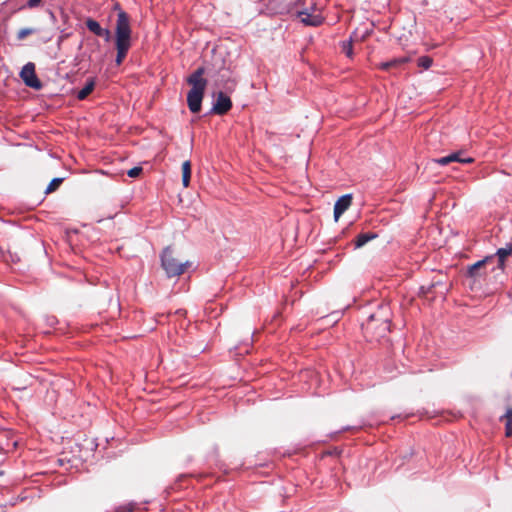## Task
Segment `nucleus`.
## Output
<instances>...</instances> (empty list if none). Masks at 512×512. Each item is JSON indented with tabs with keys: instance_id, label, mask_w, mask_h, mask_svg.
Returning <instances> with one entry per match:
<instances>
[{
	"instance_id": "f257e3e1",
	"label": "nucleus",
	"mask_w": 512,
	"mask_h": 512,
	"mask_svg": "<svg viewBox=\"0 0 512 512\" xmlns=\"http://www.w3.org/2000/svg\"><path fill=\"white\" fill-rule=\"evenodd\" d=\"M392 312L388 304H380L361 324L364 336L370 340H379L390 331Z\"/></svg>"
},
{
	"instance_id": "f03ea898",
	"label": "nucleus",
	"mask_w": 512,
	"mask_h": 512,
	"mask_svg": "<svg viewBox=\"0 0 512 512\" xmlns=\"http://www.w3.org/2000/svg\"><path fill=\"white\" fill-rule=\"evenodd\" d=\"M131 32L129 15L119 8L115 28L117 50L115 62L118 66L123 63L131 47Z\"/></svg>"
},
{
	"instance_id": "7ed1b4c3",
	"label": "nucleus",
	"mask_w": 512,
	"mask_h": 512,
	"mask_svg": "<svg viewBox=\"0 0 512 512\" xmlns=\"http://www.w3.org/2000/svg\"><path fill=\"white\" fill-rule=\"evenodd\" d=\"M131 32L129 15L119 8L115 28L117 50L115 62L118 66L123 63L131 47Z\"/></svg>"
},
{
	"instance_id": "20e7f679",
	"label": "nucleus",
	"mask_w": 512,
	"mask_h": 512,
	"mask_svg": "<svg viewBox=\"0 0 512 512\" xmlns=\"http://www.w3.org/2000/svg\"><path fill=\"white\" fill-rule=\"evenodd\" d=\"M204 67L197 68L188 78L187 83L192 86L187 94V105L192 113H198L201 110L207 81L203 78Z\"/></svg>"
},
{
	"instance_id": "39448f33",
	"label": "nucleus",
	"mask_w": 512,
	"mask_h": 512,
	"mask_svg": "<svg viewBox=\"0 0 512 512\" xmlns=\"http://www.w3.org/2000/svg\"><path fill=\"white\" fill-rule=\"evenodd\" d=\"M189 265L188 261L182 262L176 258L170 246L166 247L161 254V266L168 277L182 275Z\"/></svg>"
},
{
	"instance_id": "423d86ee",
	"label": "nucleus",
	"mask_w": 512,
	"mask_h": 512,
	"mask_svg": "<svg viewBox=\"0 0 512 512\" xmlns=\"http://www.w3.org/2000/svg\"><path fill=\"white\" fill-rule=\"evenodd\" d=\"M20 76L28 87L34 89H40L42 87V84L35 73V65L33 63H27L22 68Z\"/></svg>"
},
{
	"instance_id": "0eeeda50",
	"label": "nucleus",
	"mask_w": 512,
	"mask_h": 512,
	"mask_svg": "<svg viewBox=\"0 0 512 512\" xmlns=\"http://www.w3.org/2000/svg\"><path fill=\"white\" fill-rule=\"evenodd\" d=\"M493 262V255L486 256L484 259L477 261L473 265H470L467 270V275L474 280L480 279L486 274L484 269Z\"/></svg>"
},
{
	"instance_id": "6e6552de",
	"label": "nucleus",
	"mask_w": 512,
	"mask_h": 512,
	"mask_svg": "<svg viewBox=\"0 0 512 512\" xmlns=\"http://www.w3.org/2000/svg\"><path fill=\"white\" fill-rule=\"evenodd\" d=\"M232 108L230 97L223 91L217 93L216 101L213 104L211 113L225 115Z\"/></svg>"
},
{
	"instance_id": "1a4fd4ad",
	"label": "nucleus",
	"mask_w": 512,
	"mask_h": 512,
	"mask_svg": "<svg viewBox=\"0 0 512 512\" xmlns=\"http://www.w3.org/2000/svg\"><path fill=\"white\" fill-rule=\"evenodd\" d=\"M216 86L222 87L228 92L234 90L236 82L231 79L228 70L221 69L218 72V78L215 81Z\"/></svg>"
},
{
	"instance_id": "9d476101",
	"label": "nucleus",
	"mask_w": 512,
	"mask_h": 512,
	"mask_svg": "<svg viewBox=\"0 0 512 512\" xmlns=\"http://www.w3.org/2000/svg\"><path fill=\"white\" fill-rule=\"evenodd\" d=\"M352 196L349 194L341 196L334 205V219L338 221L340 216L351 206Z\"/></svg>"
},
{
	"instance_id": "9b49d317",
	"label": "nucleus",
	"mask_w": 512,
	"mask_h": 512,
	"mask_svg": "<svg viewBox=\"0 0 512 512\" xmlns=\"http://www.w3.org/2000/svg\"><path fill=\"white\" fill-rule=\"evenodd\" d=\"M411 60L409 56H401L397 58H393L387 62H383L379 65V68L382 70H391L393 68H398Z\"/></svg>"
},
{
	"instance_id": "f8f14e48",
	"label": "nucleus",
	"mask_w": 512,
	"mask_h": 512,
	"mask_svg": "<svg viewBox=\"0 0 512 512\" xmlns=\"http://www.w3.org/2000/svg\"><path fill=\"white\" fill-rule=\"evenodd\" d=\"M512 254V243L507 244L503 248H499L496 252V256L498 257V269L501 271L504 270L505 260L508 256Z\"/></svg>"
},
{
	"instance_id": "ddd939ff",
	"label": "nucleus",
	"mask_w": 512,
	"mask_h": 512,
	"mask_svg": "<svg viewBox=\"0 0 512 512\" xmlns=\"http://www.w3.org/2000/svg\"><path fill=\"white\" fill-rule=\"evenodd\" d=\"M301 21L305 25L318 26L322 23L323 18L320 15H312L308 12H300Z\"/></svg>"
},
{
	"instance_id": "4468645a",
	"label": "nucleus",
	"mask_w": 512,
	"mask_h": 512,
	"mask_svg": "<svg viewBox=\"0 0 512 512\" xmlns=\"http://www.w3.org/2000/svg\"><path fill=\"white\" fill-rule=\"evenodd\" d=\"M95 79L89 78L85 84V86L77 93V99L78 100H84L86 99L94 90L95 88Z\"/></svg>"
},
{
	"instance_id": "2eb2a0df",
	"label": "nucleus",
	"mask_w": 512,
	"mask_h": 512,
	"mask_svg": "<svg viewBox=\"0 0 512 512\" xmlns=\"http://www.w3.org/2000/svg\"><path fill=\"white\" fill-rule=\"evenodd\" d=\"M500 421L505 423L506 437L512 436V407H508L504 415L500 417Z\"/></svg>"
},
{
	"instance_id": "dca6fc26",
	"label": "nucleus",
	"mask_w": 512,
	"mask_h": 512,
	"mask_svg": "<svg viewBox=\"0 0 512 512\" xmlns=\"http://www.w3.org/2000/svg\"><path fill=\"white\" fill-rule=\"evenodd\" d=\"M191 179V162L189 160L182 163V184L188 187Z\"/></svg>"
},
{
	"instance_id": "f3484780",
	"label": "nucleus",
	"mask_w": 512,
	"mask_h": 512,
	"mask_svg": "<svg viewBox=\"0 0 512 512\" xmlns=\"http://www.w3.org/2000/svg\"><path fill=\"white\" fill-rule=\"evenodd\" d=\"M85 25L87 27V29L92 32L93 34H95L96 36L100 35L101 31H102V27L100 26V24L92 19V18H87L86 21H85Z\"/></svg>"
},
{
	"instance_id": "a211bd4d",
	"label": "nucleus",
	"mask_w": 512,
	"mask_h": 512,
	"mask_svg": "<svg viewBox=\"0 0 512 512\" xmlns=\"http://www.w3.org/2000/svg\"><path fill=\"white\" fill-rule=\"evenodd\" d=\"M375 237L376 235L371 233L359 234L356 238L355 245L357 248H360L364 246L367 242H369L371 239H374Z\"/></svg>"
},
{
	"instance_id": "6ab92c4d",
	"label": "nucleus",
	"mask_w": 512,
	"mask_h": 512,
	"mask_svg": "<svg viewBox=\"0 0 512 512\" xmlns=\"http://www.w3.org/2000/svg\"><path fill=\"white\" fill-rule=\"evenodd\" d=\"M461 155H462L461 151L451 153V158H454L453 162H459V163H464V164H470V163L474 162V158H472V157L463 158V157H461Z\"/></svg>"
},
{
	"instance_id": "aec40b11",
	"label": "nucleus",
	"mask_w": 512,
	"mask_h": 512,
	"mask_svg": "<svg viewBox=\"0 0 512 512\" xmlns=\"http://www.w3.org/2000/svg\"><path fill=\"white\" fill-rule=\"evenodd\" d=\"M37 30L35 28H30V27H26V28H21L18 32H17V39L18 40H24L25 38H27L28 36L34 34Z\"/></svg>"
},
{
	"instance_id": "412c9836",
	"label": "nucleus",
	"mask_w": 512,
	"mask_h": 512,
	"mask_svg": "<svg viewBox=\"0 0 512 512\" xmlns=\"http://www.w3.org/2000/svg\"><path fill=\"white\" fill-rule=\"evenodd\" d=\"M63 182V179L62 178H54L51 180V182L49 183V185L47 186L46 190H45V193L46 194H50L54 191H56L59 186L61 185V183Z\"/></svg>"
},
{
	"instance_id": "4be33fe9",
	"label": "nucleus",
	"mask_w": 512,
	"mask_h": 512,
	"mask_svg": "<svg viewBox=\"0 0 512 512\" xmlns=\"http://www.w3.org/2000/svg\"><path fill=\"white\" fill-rule=\"evenodd\" d=\"M341 49H342V52L349 58H352L353 56V45H352V41L349 40V41H343L341 43Z\"/></svg>"
},
{
	"instance_id": "5701e85b",
	"label": "nucleus",
	"mask_w": 512,
	"mask_h": 512,
	"mask_svg": "<svg viewBox=\"0 0 512 512\" xmlns=\"http://www.w3.org/2000/svg\"><path fill=\"white\" fill-rule=\"evenodd\" d=\"M433 63V59L429 56H421L418 59V66L423 69H429Z\"/></svg>"
},
{
	"instance_id": "b1692460",
	"label": "nucleus",
	"mask_w": 512,
	"mask_h": 512,
	"mask_svg": "<svg viewBox=\"0 0 512 512\" xmlns=\"http://www.w3.org/2000/svg\"><path fill=\"white\" fill-rule=\"evenodd\" d=\"M453 159H454V158H451V154H450V155H448V156H444V157H441V158L435 159L434 161H435L437 164L441 165V166H446V165H448V164L452 163V162H453Z\"/></svg>"
},
{
	"instance_id": "393cba45",
	"label": "nucleus",
	"mask_w": 512,
	"mask_h": 512,
	"mask_svg": "<svg viewBox=\"0 0 512 512\" xmlns=\"http://www.w3.org/2000/svg\"><path fill=\"white\" fill-rule=\"evenodd\" d=\"M142 167H133L127 171V175L131 178H136L142 173Z\"/></svg>"
},
{
	"instance_id": "a878e982",
	"label": "nucleus",
	"mask_w": 512,
	"mask_h": 512,
	"mask_svg": "<svg viewBox=\"0 0 512 512\" xmlns=\"http://www.w3.org/2000/svg\"><path fill=\"white\" fill-rule=\"evenodd\" d=\"M99 37H103L106 41H110L111 39V32L108 29L103 28Z\"/></svg>"
},
{
	"instance_id": "bb28decb",
	"label": "nucleus",
	"mask_w": 512,
	"mask_h": 512,
	"mask_svg": "<svg viewBox=\"0 0 512 512\" xmlns=\"http://www.w3.org/2000/svg\"><path fill=\"white\" fill-rule=\"evenodd\" d=\"M41 0H28L27 5L30 8L37 7L40 4Z\"/></svg>"
},
{
	"instance_id": "cd10ccee",
	"label": "nucleus",
	"mask_w": 512,
	"mask_h": 512,
	"mask_svg": "<svg viewBox=\"0 0 512 512\" xmlns=\"http://www.w3.org/2000/svg\"><path fill=\"white\" fill-rule=\"evenodd\" d=\"M18 445L17 441H13L12 443H7L8 448H2L5 451H10L11 449L16 448Z\"/></svg>"
}]
</instances>
